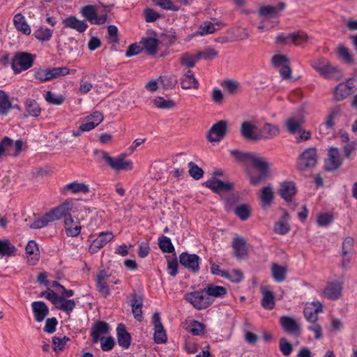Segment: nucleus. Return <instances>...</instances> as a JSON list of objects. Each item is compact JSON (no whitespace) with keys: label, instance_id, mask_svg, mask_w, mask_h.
I'll return each mask as SVG.
<instances>
[{"label":"nucleus","instance_id":"1","mask_svg":"<svg viewBox=\"0 0 357 357\" xmlns=\"http://www.w3.org/2000/svg\"><path fill=\"white\" fill-rule=\"evenodd\" d=\"M231 155L238 162L250 161L255 167L259 171V174L250 177V183L253 185H259L261 181L267 179L269 175V164L266 160L252 153L242 152L238 149L231 151Z\"/></svg>","mask_w":357,"mask_h":357},{"label":"nucleus","instance_id":"2","mask_svg":"<svg viewBox=\"0 0 357 357\" xmlns=\"http://www.w3.org/2000/svg\"><path fill=\"white\" fill-rule=\"evenodd\" d=\"M323 311V305L319 301L307 303L303 310L305 318L311 324L308 329L315 333V339L319 340L322 337V329L317 322L319 320V314Z\"/></svg>","mask_w":357,"mask_h":357},{"label":"nucleus","instance_id":"3","mask_svg":"<svg viewBox=\"0 0 357 357\" xmlns=\"http://www.w3.org/2000/svg\"><path fill=\"white\" fill-rule=\"evenodd\" d=\"M103 160L106 161L107 165L112 169L118 172L121 170L130 171L133 169V162L130 160H126V154L123 153L116 158H112L105 151L101 152Z\"/></svg>","mask_w":357,"mask_h":357},{"label":"nucleus","instance_id":"4","mask_svg":"<svg viewBox=\"0 0 357 357\" xmlns=\"http://www.w3.org/2000/svg\"><path fill=\"white\" fill-rule=\"evenodd\" d=\"M184 298L198 310L206 309L212 304V300L206 295L204 289L187 293Z\"/></svg>","mask_w":357,"mask_h":357},{"label":"nucleus","instance_id":"5","mask_svg":"<svg viewBox=\"0 0 357 357\" xmlns=\"http://www.w3.org/2000/svg\"><path fill=\"white\" fill-rule=\"evenodd\" d=\"M36 56L28 52H17L12 61L11 67L15 73H19L20 70L17 68L16 65L21 67V70H26L33 66Z\"/></svg>","mask_w":357,"mask_h":357},{"label":"nucleus","instance_id":"6","mask_svg":"<svg viewBox=\"0 0 357 357\" xmlns=\"http://www.w3.org/2000/svg\"><path fill=\"white\" fill-rule=\"evenodd\" d=\"M227 121H219L209 129L206 137L207 139L211 143L218 142L227 135Z\"/></svg>","mask_w":357,"mask_h":357},{"label":"nucleus","instance_id":"7","mask_svg":"<svg viewBox=\"0 0 357 357\" xmlns=\"http://www.w3.org/2000/svg\"><path fill=\"white\" fill-rule=\"evenodd\" d=\"M317 162V150L314 148H309L302 153L298 158L297 167L301 171L313 167Z\"/></svg>","mask_w":357,"mask_h":357},{"label":"nucleus","instance_id":"8","mask_svg":"<svg viewBox=\"0 0 357 357\" xmlns=\"http://www.w3.org/2000/svg\"><path fill=\"white\" fill-rule=\"evenodd\" d=\"M178 259L179 263L190 272L196 273L199 271L200 258L198 255L183 252Z\"/></svg>","mask_w":357,"mask_h":357},{"label":"nucleus","instance_id":"9","mask_svg":"<svg viewBox=\"0 0 357 357\" xmlns=\"http://www.w3.org/2000/svg\"><path fill=\"white\" fill-rule=\"evenodd\" d=\"M343 289V282L333 281L328 282L322 290V295L330 300H337L341 298Z\"/></svg>","mask_w":357,"mask_h":357},{"label":"nucleus","instance_id":"10","mask_svg":"<svg viewBox=\"0 0 357 357\" xmlns=\"http://www.w3.org/2000/svg\"><path fill=\"white\" fill-rule=\"evenodd\" d=\"M50 296L53 298V304L58 310L65 312L69 314L75 307V301L74 300H68L63 296H59L56 293H50Z\"/></svg>","mask_w":357,"mask_h":357},{"label":"nucleus","instance_id":"11","mask_svg":"<svg viewBox=\"0 0 357 357\" xmlns=\"http://www.w3.org/2000/svg\"><path fill=\"white\" fill-rule=\"evenodd\" d=\"M257 129V125L254 121H243L241 124L240 132L243 139L248 141L261 140L259 134H256L255 130Z\"/></svg>","mask_w":357,"mask_h":357},{"label":"nucleus","instance_id":"12","mask_svg":"<svg viewBox=\"0 0 357 357\" xmlns=\"http://www.w3.org/2000/svg\"><path fill=\"white\" fill-rule=\"evenodd\" d=\"M73 208V202L66 200L58 206L51 209L49 212L54 221L59 220L62 218H64V220H66V217L71 215L69 212L72 211Z\"/></svg>","mask_w":357,"mask_h":357},{"label":"nucleus","instance_id":"13","mask_svg":"<svg viewBox=\"0 0 357 357\" xmlns=\"http://www.w3.org/2000/svg\"><path fill=\"white\" fill-rule=\"evenodd\" d=\"M153 322L154 324L153 339L155 343L162 344L166 342L167 337L164 330L163 325L160 320L159 312H155L153 315Z\"/></svg>","mask_w":357,"mask_h":357},{"label":"nucleus","instance_id":"14","mask_svg":"<svg viewBox=\"0 0 357 357\" xmlns=\"http://www.w3.org/2000/svg\"><path fill=\"white\" fill-rule=\"evenodd\" d=\"M342 164V158L339 150L332 147L328 152V158L325 160V169L331 172L337 169Z\"/></svg>","mask_w":357,"mask_h":357},{"label":"nucleus","instance_id":"15","mask_svg":"<svg viewBox=\"0 0 357 357\" xmlns=\"http://www.w3.org/2000/svg\"><path fill=\"white\" fill-rule=\"evenodd\" d=\"M280 323L286 333L295 336H298L301 334L300 325L294 318L289 316H282L280 318Z\"/></svg>","mask_w":357,"mask_h":357},{"label":"nucleus","instance_id":"16","mask_svg":"<svg viewBox=\"0 0 357 357\" xmlns=\"http://www.w3.org/2000/svg\"><path fill=\"white\" fill-rule=\"evenodd\" d=\"M114 234L111 231L101 232L89 246V252L91 253L97 252L98 249H100L111 241L114 238Z\"/></svg>","mask_w":357,"mask_h":357},{"label":"nucleus","instance_id":"17","mask_svg":"<svg viewBox=\"0 0 357 357\" xmlns=\"http://www.w3.org/2000/svg\"><path fill=\"white\" fill-rule=\"evenodd\" d=\"M206 186L218 194H220L223 192H229L234 188V185L231 182H224L213 178L206 182Z\"/></svg>","mask_w":357,"mask_h":357},{"label":"nucleus","instance_id":"18","mask_svg":"<svg viewBox=\"0 0 357 357\" xmlns=\"http://www.w3.org/2000/svg\"><path fill=\"white\" fill-rule=\"evenodd\" d=\"M232 248L236 258L243 259L248 256L246 241L243 237L235 236L233 239Z\"/></svg>","mask_w":357,"mask_h":357},{"label":"nucleus","instance_id":"19","mask_svg":"<svg viewBox=\"0 0 357 357\" xmlns=\"http://www.w3.org/2000/svg\"><path fill=\"white\" fill-rule=\"evenodd\" d=\"M275 195L273 187L271 185L263 187L259 194L260 204L263 208L270 207L273 202Z\"/></svg>","mask_w":357,"mask_h":357},{"label":"nucleus","instance_id":"20","mask_svg":"<svg viewBox=\"0 0 357 357\" xmlns=\"http://www.w3.org/2000/svg\"><path fill=\"white\" fill-rule=\"evenodd\" d=\"M286 3L280 2L277 6H264L258 11L259 16L274 18L278 15V13L284 9Z\"/></svg>","mask_w":357,"mask_h":357},{"label":"nucleus","instance_id":"21","mask_svg":"<svg viewBox=\"0 0 357 357\" xmlns=\"http://www.w3.org/2000/svg\"><path fill=\"white\" fill-rule=\"evenodd\" d=\"M65 231L68 236H77L81 231V225L78 220H75L72 215H68L64 220Z\"/></svg>","mask_w":357,"mask_h":357},{"label":"nucleus","instance_id":"22","mask_svg":"<svg viewBox=\"0 0 357 357\" xmlns=\"http://www.w3.org/2000/svg\"><path fill=\"white\" fill-rule=\"evenodd\" d=\"M62 22L65 27L75 29L79 33L84 32L88 28V24L84 21L79 20L75 16L66 17Z\"/></svg>","mask_w":357,"mask_h":357},{"label":"nucleus","instance_id":"23","mask_svg":"<svg viewBox=\"0 0 357 357\" xmlns=\"http://www.w3.org/2000/svg\"><path fill=\"white\" fill-rule=\"evenodd\" d=\"M296 192L295 183L292 181H284L280 185L279 193L286 202H291Z\"/></svg>","mask_w":357,"mask_h":357},{"label":"nucleus","instance_id":"24","mask_svg":"<svg viewBox=\"0 0 357 357\" xmlns=\"http://www.w3.org/2000/svg\"><path fill=\"white\" fill-rule=\"evenodd\" d=\"M28 263L30 265L36 264L39 260L40 251L38 244L34 241H29L26 246Z\"/></svg>","mask_w":357,"mask_h":357},{"label":"nucleus","instance_id":"25","mask_svg":"<svg viewBox=\"0 0 357 357\" xmlns=\"http://www.w3.org/2000/svg\"><path fill=\"white\" fill-rule=\"evenodd\" d=\"M262 132L259 134L261 139L270 140L275 138L280 133V128L275 124L265 123L262 127Z\"/></svg>","mask_w":357,"mask_h":357},{"label":"nucleus","instance_id":"26","mask_svg":"<svg viewBox=\"0 0 357 357\" xmlns=\"http://www.w3.org/2000/svg\"><path fill=\"white\" fill-rule=\"evenodd\" d=\"M319 74L326 79H332L337 81L342 77V73L340 70L337 67L333 66L329 61Z\"/></svg>","mask_w":357,"mask_h":357},{"label":"nucleus","instance_id":"27","mask_svg":"<svg viewBox=\"0 0 357 357\" xmlns=\"http://www.w3.org/2000/svg\"><path fill=\"white\" fill-rule=\"evenodd\" d=\"M181 85L183 89L189 90L191 89H197L199 84L195 77L193 72L188 70L181 78Z\"/></svg>","mask_w":357,"mask_h":357},{"label":"nucleus","instance_id":"28","mask_svg":"<svg viewBox=\"0 0 357 357\" xmlns=\"http://www.w3.org/2000/svg\"><path fill=\"white\" fill-rule=\"evenodd\" d=\"M36 320L38 322L43 321L49 313V309L45 303L34 301L31 304Z\"/></svg>","mask_w":357,"mask_h":357},{"label":"nucleus","instance_id":"29","mask_svg":"<svg viewBox=\"0 0 357 357\" xmlns=\"http://www.w3.org/2000/svg\"><path fill=\"white\" fill-rule=\"evenodd\" d=\"M109 331V325L104 321H97L91 329V335L92 337V342L97 343L101 338L100 335L106 334Z\"/></svg>","mask_w":357,"mask_h":357},{"label":"nucleus","instance_id":"30","mask_svg":"<svg viewBox=\"0 0 357 357\" xmlns=\"http://www.w3.org/2000/svg\"><path fill=\"white\" fill-rule=\"evenodd\" d=\"M116 333L119 344L125 349H128L130 345L131 336L122 324L118 325Z\"/></svg>","mask_w":357,"mask_h":357},{"label":"nucleus","instance_id":"31","mask_svg":"<svg viewBox=\"0 0 357 357\" xmlns=\"http://www.w3.org/2000/svg\"><path fill=\"white\" fill-rule=\"evenodd\" d=\"M289 219L290 216L289 213L285 212L280 220L275 222L274 226L275 232L281 235L287 234L290 230V225L289 224Z\"/></svg>","mask_w":357,"mask_h":357},{"label":"nucleus","instance_id":"32","mask_svg":"<svg viewBox=\"0 0 357 357\" xmlns=\"http://www.w3.org/2000/svg\"><path fill=\"white\" fill-rule=\"evenodd\" d=\"M26 114H24V118L29 116L38 117L41 113V108L38 103L33 99H27L25 102Z\"/></svg>","mask_w":357,"mask_h":357},{"label":"nucleus","instance_id":"33","mask_svg":"<svg viewBox=\"0 0 357 357\" xmlns=\"http://www.w3.org/2000/svg\"><path fill=\"white\" fill-rule=\"evenodd\" d=\"M261 292L263 296L261 305L267 310L273 309L275 307V296L273 292L268 290L266 287H261Z\"/></svg>","mask_w":357,"mask_h":357},{"label":"nucleus","instance_id":"34","mask_svg":"<svg viewBox=\"0 0 357 357\" xmlns=\"http://www.w3.org/2000/svg\"><path fill=\"white\" fill-rule=\"evenodd\" d=\"M159 40L155 38H146L142 40L141 43L143 45L146 52L149 55H155L158 52V47L160 44Z\"/></svg>","mask_w":357,"mask_h":357},{"label":"nucleus","instance_id":"35","mask_svg":"<svg viewBox=\"0 0 357 357\" xmlns=\"http://www.w3.org/2000/svg\"><path fill=\"white\" fill-rule=\"evenodd\" d=\"M17 253V248L9 240H0V255L1 257H15Z\"/></svg>","mask_w":357,"mask_h":357},{"label":"nucleus","instance_id":"36","mask_svg":"<svg viewBox=\"0 0 357 357\" xmlns=\"http://www.w3.org/2000/svg\"><path fill=\"white\" fill-rule=\"evenodd\" d=\"M64 192H71L72 193H87L89 192V186L84 183L74 181L66 185L63 187Z\"/></svg>","mask_w":357,"mask_h":357},{"label":"nucleus","instance_id":"37","mask_svg":"<svg viewBox=\"0 0 357 357\" xmlns=\"http://www.w3.org/2000/svg\"><path fill=\"white\" fill-rule=\"evenodd\" d=\"M342 107L336 105L332 107L324 124L327 129H332L335 126V120L341 115Z\"/></svg>","mask_w":357,"mask_h":357},{"label":"nucleus","instance_id":"38","mask_svg":"<svg viewBox=\"0 0 357 357\" xmlns=\"http://www.w3.org/2000/svg\"><path fill=\"white\" fill-rule=\"evenodd\" d=\"M271 272L273 279L278 282L285 280L287 273V268L284 266H280L276 263L271 265Z\"/></svg>","mask_w":357,"mask_h":357},{"label":"nucleus","instance_id":"39","mask_svg":"<svg viewBox=\"0 0 357 357\" xmlns=\"http://www.w3.org/2000/svg\"><path fill=\"white\" fill-rule=\"evenodd\" d=\"M303 123L302 119L291 116L286 121L287 129L291 134H296L302 131L301 126Z\"/></svg>","mask_w":357,"mask_h":357},{"label":"nucleus","instance_id":"40","mask_svg":"<svg viewBox=\"0 0 357 357\" xmlns=\"http://www.w3.org/2000/svg\"><path fill=\"white\" fill-rule=\"evenodd\" d=\"M13 23L18 31H20L26 35L30 34L31 29L29 24L26 22L24 17L21 13H17L14 16Z\"/></svg>","mask_w":357,"mask_h":357},{"label":"nucleus","instance_id":"41","mask_svg":"<svg viewBox=\"0 0 357 357\" xmlns=\"http://www.w3.org/2000/svg\"><path fill=\"white\" fill-rule=\"evenodd\" d=\"M206 295L215 298H220L225 296L227 293V289L222 286H218L214 284H209L204 288Z\"/></svg>","mask_w":357,"mask_h":357},{"label":"nucleus","instance_id":"42","mask_svg":"<svg viewBox=\"0 0 357 357\" xmlns=\"http://www.w3.org/2000/svg\"><path fill=\"white\" fill-rule=\"evenodd\" d=\"M351 91L348 90V87L343 83H340L333 90V98L335 101L340 102L347 98L351 94Z\"/></svg>","mask_w":357,"mask_h":357},{"label":"nucleus","instance_id":"43","mask_svg":"<svg viewBox=\"0 0 357 357\" xmlns=\"http://www.w3.org/2000/svg\"><path fill=\"white\" fill-rule=\"evenodd\" d=\"M12 108V104L9 96L4 91L0 90V114L5 116L8 114Z\"/></svg>","mask_w":357,"mask_h":357},{"label":"nucleus","instance_id":"44","mask_svg":"<svg viewBox=\"0 0 357 357\" xmlns=\"http://www.w3.org/2000/svg\"><path fill=\"white\" fill-rule=\"evenodd\" d=\"M136 294L133 295V298L131 301L132 312L134 317L138 321H142V299L140 297L139 299H137Z\"/></svg>","mask_w":357,"mask_h":357},{"label":"nucleus","instance_id":"45","mask_svg":"<svg viewBox=\"0 0 357 357\" xmlns=\"http://www.w3.org/2000/svg\"><path fill=\"white\" fill-rule=\"evenodd\" d=\"M354 238L351 236H347L342 242L341 256L353 257L354 253Z\"/></svg>","mask_w":357,"mask_h":357},{"label":"nucleus","instance_id":"46","mask_svg":"<svg viewBox=\"0 0 357 357\" xmlns=\"http://www.w3.org/2000/svg\"><path fill=\"white\" fill-rule=\"evenodd\" d=\"M54 222L50 212L46 213L43 217L36 220L30 226V229H39L46 227L50 222Z\"/></svg>","mask_w":357,"mask_h":357},{"label":"nucleus","instance_id":"47","mask_svg":"<svg viewBox=\"0 0 357 357\" xmlns=\"http://www.w3.org/2000/svg\"><path fill=\"white\" fill-rule=\"evenodd\" d=\"M179 61L182 66L187 68H193L196 62L199 61V56L197 53L193 55L189 52H186L180 57Z\"/></svg>","mask_w":357,"mask_h":357},{"label":"nucleus","instance_id":"48","mask_svg":"<svg viewBox=\"0 0 357 357\" xmlns=\"http://www.w3.org/2000/svg\"><path fill=\"white\" fill-rule=\"evenodd\" d=\"M104 120L103 114L99 111H95L84 119L83 123L93 124V129L97 127Z\"/></svg>","mask_w":357,"mask_h":357},{"label":"nucleus","instance_id":"49","mask_svg":"<svg viewBox=\"0 0 357 357\" xmlns=\"http://www.w3.org/2000/svg\"><path fill=\"white\" fill-rule=\"evenodd\" d=\"M153 102L156 107L162 109H171L176 106V102L173 100H165L160 96L156 97Z\"/></svg>","mask_w":357,"mask_h":357},{"label":"nucleus","instance_id":"50","mask_svg":"<svg viewBox=\"0 0 357 357\" xmlns=\"http://www.w3.org/2000/svg\"><path fill=\"white\" fill-rule=\"evenodd\" d=\"M81 13L89 22L94 24L97 18V12L92 5H87L82 8Z\"/></svg>","mask_w":357,"mask_h":357},{"label":"nucleus","instance_id":"51","mask_svg":"<svg viewBox=\"0 0 357 357\" xmlns=\"http://www.w3.org/2000/svg\"><path fill=\"white\" fill-rule=\"evenodd\" d=\"M158 245L160 249L163 252L172 253L174 251V245H172L170 239L167 236H162L158 239Z\"/></svg>","mask_w":357,"mask_h":357},{"label":"nucleus","instance_id":"52","mask_svg":"<svg viewBox=\"0 0 357 357\" xmlns=\"http://www.w3.org/2000/svg\"><path fill=\"white\" fill-rule=\"evenodd\" d=\"M289 38L294 45H300L302 43H307L309 40V36L305 32L298 31L289 34Z\"/></svg>","mask_w":357,"mask_h":357},{"label":"nucleus","instance_id":"53","mask_svg":"<svg viewBox=\"0 0 357 357\" xmlns=\"http://www.w3.org/2000/svg\"><path fill=\"white\" fill-rule=\"evenodd\" d=\"M337 54L338 56L348 63H353L354 59L350 54L349 50L344 45H340L337 47Z\"/></svg>","mask_w":357,"mask_h":357},{"label":"nucleus","instance_id":"54","mask_svg":"<svg viewBox=\"0 0 357 357\" xmlns=\"http://www.w3.org/2000/svg\"><path fill=\"white\" fill-rule=\"evenodd\" d=\"M13 145V141L8 137H4L0 142V159L6 153H10Z\"/></svg>","mask_w":357,"mask_h":357},{"label":"nucleus","instance_id":"55","mask_svg":"<svg viewBox=\"0 0 357 357\" xmlns=\"http://www.w3.org/2000/svg\"><path fill=\"white\" fill-rule=\"evenodd\" d=\"M221 24L220 22H217L216 24L211 23L210 22H206L202 25H201L199 28V33L200 35H206L213 33L216 31L217 29L215 27V25L220 26Z\"/></svg>","mask_w":357,"mask_h":357},{"label":"nucleus","instance_id":"56","mask_svg":"<svg viewBox=\"0 0 357 357\" xmlns=\"http://www.w3.org/2000/svg\"><path fill=\"white\" fill-rule=\"evenodd\" d=\"M235 214L242 220H245L250 216V208L247 204L239 205L235 208Z\"/></svg>","mask_w":357,"mask_h":357},{"label":"nucleus","instance_id":"57","mask_svg":"<svg viewBox=\"0 0 357 357\" xmlns=\"http://www.w3.org/2000/svg\"><path fill=\"white\" fill-rule=\"evenodd\" d=\"M33 77L40 82L50 80L49 68H38L34 70Z\"/></svg>","mask_w":357,"mask_h":357},{"label":"nucleus","instance_id":"58","mask_svg":"<svg viewBox=\"0 0 357 357\" xmlns=\"http://www.w3.org/2000/svg\"><path fill=\"white\" fill-rule=\"evenodd\" d=\"M50 80L65 76L70 73V70L66 67L49 68Z\"/></svg>","mask_w":357,"mask_h":357},{"label":"nucleus","instance_id":"59","mask_svg":"<svg viewBox=\"0 0 357 357\" xmlns=\"http://www.w3.org/2000/svg\"><path fill=\"white\" fill-rule=\"evenodd\" d=\"M188 167H189V171H188L189 174L194 179L199 180L203 176V175H204L203 169L201 167H198L193 162H190L188 163Z\"/></svg>","mask_w":357,"mask_h":357},{"label":"nucleus","instance_id":"60","mask_svg":"<svg viewBox=\"0 0 357 357\" xmlns=\"http://www.w3.org/2000/svg\"><path fill=\"white\" fill-rule=\"evenodd\" d=\"M280 350L285 356H289L293 351V345L285 337H282L279 341Z\"/></svg>","mask_w":357,"mask_h":357},{"label":"nucleus","instance_id":"61","mask_svg":"<svg viewBox=\"0 0 357 357\" xmlns=\"http://www.w3.org/2000/svg\"><path fill=\"white\" fill-rule=\"evenodd\" d=\"M52 35V31L48 28L40 27L35 32V36L40 40H49Z\"/></svg>","mask_w":357,"mask_h":357},{"label":"nucleus","instance_id":"62","mask_svg":"<svg viewBox=\"0 0 357 357\" xmlns=\"http://www.w3.org/2000/svg\"><path fill=\"white\" fill-rule=\"evenodd\" d=\"M289 62V58L284 54H275L271 58V63L275 68H280Z\"/></svg>","mask_w":357,"mask_h":357},{"label":"nucleus","instance_id":"63","mask_svg":"<svg viewBox=\"0 0 357 357\" xmlns=\"http://www.w3.org/2000/svg\"><path fill=\"white\" fill-rule=\"evenodd\" d=\"M45 98L48 103L55 105H61L65 100L63 96H54L51 91L46 92Z\"/></svg>","mask_w":357,"mask_h":357},{"label":"nucleus","instance_id":"64","mask_svg":"<svg viewBox=\"0 0 357 357\" xmlns=\"http://www.w3.org/2000/svg\"><path fill=\"white\" fill-rule=\"evenodd\" d=\"M99 340H100L101 349L104 351L112 350L115 345V342L112 337H102Z\"/></svg>","mask_w":357,"mask_h":357}]
</instances>
